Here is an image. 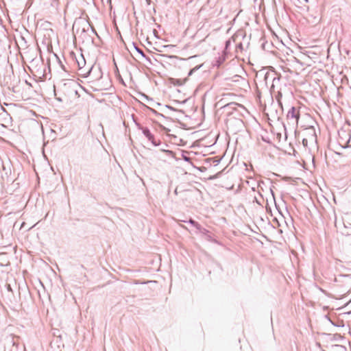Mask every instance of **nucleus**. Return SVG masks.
<instances>
[{"label":"nucleus","mask_w":351,"mask_h":351,"mask_svg":"<svg viewBox=\"0 0 351 351\" xmlns=\"http://www.w3.org/2000/svg\"><path fill=\"white\" fill-rule=\"evenodd\" d=\"M76 61L80 69H82L85 66L86 61L84 60V56L82 54L76 58Z\"/></svg>","instance_id":"nucleus-1"},{"label":"nucleus","mask_w":351,"mask_h":351,"mask_svg":"<svg viewBox=\"0 0 351 351\" xmlns=\"http://www.w3.org/2000/svg\"><path fill=\"white\" fill-rule=\"evenodd\" d=\"M289 115L291 116L292 118H294L295 121H298L299 119V112L295 108H291L289 112Z\"/></svg>","instance_id":"nucleus-2"},{"label":"nucleus","mask_w":351,"mask_h":351,"mask_svg":"<svg viewBox=\"0 0 351 351\" xmlns=\"http://www.w3.org/2000/svg\"><path fill=\"white\" fill-rule=\"evenodd\" d=\"M302 143H303L304 146L307 147V144L308 143H307V140L306 139L304 138L302 140Z\"/></svg>","instance_id":"nucleus-3"},{"label":"nucleus","mask_w":351,"mask_h":351,"mask_svg":"<svg viewBox=\"0 0 351 351\" xmlns=\"http://www.w3.org/2000/svg\"><path fill=\"white\" fill-rule=\"evenodd\" d=\"M190 222H191V223H195L193 220H191V221H190Z\"/></svg>","instance_id":"nucleus-4"}]
</instances>
